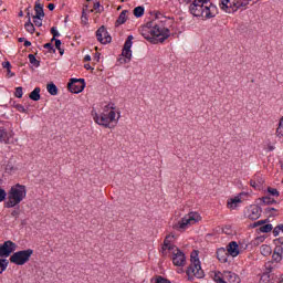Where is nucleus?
Returning a JSON list of instances; mask_svg holds the SVG:
<instances>
[{
  "mask_svg": "<svg viewBox=\"0 0 283 283\" xmlns=\"http://www.w3.org/2000/svg\"><path fill=\"white\" fill-rule=\"evenodd\" d=\"M94 123L102 127H112V124H117L120 120V112L114 104L105 105L102 111H92Z\"/></svg>",
  "mask_w": 283,
  "mask_h": 283,
  "instance_id": "obj_1",
  "label": "nucleus"
},
{
  "mask_svg": "<svg viewBox=\"0 0 283 283\" xmlns=\"http://www.w3.org/2000/svg\"><path fill=\"white\" fill-rule=\"evenodd\" d=\"M192 17L209 20L218 15V7L211 0H193L189 6Z\"/></svg>",
  "mask_w": 283,
  "mask_h": 283,
  "instance_id": "obj_2",
  "label": "nucleus"
},
{
  "mask_svg": "<svg viewBox=\"0 0 283 283\" xmlns=\"http://www.w3.org/2000/svg\"><path fill=\"white\" fill-rule=\"evenodd\" d=\"M175 240L176 237L174 234H168L164 241L161 253L163 255H171L175 266H182L187 262V258L185 256V252L174 245Z\"/></svg>",
  "mask_w": 283,
  "mask_h": 283,
  "instance_id": "obj_3",
  "label": "nucleus"
},
{
  "mask_svg": "<svg viewBox=\"0 0 283 283\" xmlns=\"http://www.w3.org/2000/svg\"><path fill=\"white\" fill-rule=\"evenodd\" d=\"M25 196H28V189L25 186L17 184L11 187L8 192V201L6 202L7 209H12V207H17L20 202L25 200Z\"/></svg>",
  "mask_w": 283,
  "mask_h": 283,
  "instance_id": "obj_4",
  "label": "nucleus"
},
{
  "mask_svg": "<svg viewBox=\"0 0 283 283\" xmlns=\"http://www.w3.org/2000/svg\"><path fill=\"white\" fill-rule=\"evenodd\" d=\"M190 266L187 270V275L190 280L197 277L198 280L205 277V271H202V265H200V259L198 258V251H193L190 254Z\"/></svg>",
  "mask_w": 283,
  "mask_h": 283,
  "instance_id": "obj_5",
  "label": "nucleus"
},
{
  "mask_svg": "<svg viewBox=\"0 0 283 283\" xmlns=\"http://www.w3.org/2000/svg\"><path fill=\"white\" fill-rule=\"evenodd\" d=\"M34 250L32 249L21 250L14 252L9 260L11 264H15L17 266H23V264H28V262H30V258H32Z\"/></svg>",
  "mask_w": 283,
  "mask_h": 283,
  "instance_id": "obj_6",
  "label": "nucleus"
},
{
  "mask_svg": "<svg viewBox=\"0 0 283 283\" xmlns=\"http://www.w3.org/2000/svg\"><path fill=\"white\" fill-rule=\"evenodd\" d=\"M247 6V1L243 0H220L219 8L222 12H227L228 14H233V12H238L240 8H244Z\"/></svg>",
  "mask_w": 283,
  "mask_h": 283,
  "instance_id": "obj_7",
  "label": "nucleus"
},
{
  "mask_svg": "<svg viewBox=\"0 0 283 283\" xmlns=\"http://www.w3.org/2000/svg\"><path fill=\"white\" fill-rule=\"evenodd\" d=\"M202 220V217H200V213L198 212H190L186 214L176 226L177 229L180 231H185L189 229V227H192V224H197V222H200Z\"/></svg>",
  "mask_w": 283,
  "mask_h": 283,
  "instance_id": "obj_8",
  "label": "nucleus"
},
{
  "mask_svg": "<svg viewBox=\"0 0 283 283\" xmlns=\"http://www.w3.org/2000/svg\"><path fill=\"white\" fill-rule=\"evenodd\" d=\"M213 280L217 283H240V276L231 271L223 273L217 272L214 273Z\"/></svg>",
  "mask_w": 283,
  "mask_h": 283,
  "instance_id": "obj_9",
  "label": "nucleus"
},
{
  "mask_svg": "<svg viewBox=\"0 0 283 283\" xmlns=\"http://www.w3.org/2000/svg\"><path fill=\"white\" fill-rule=\"evenodd\" d=\"M134 35H129L126 40V42L124 43V48L122 51V56L119 59L120 63H129V61H132V46L134 45Z\"/></svg>",
  "mask_w": 283,
  "mask_h": 283,
  "instance_id": "obj_10",
  "label": "nucleus"
},
{
  "mask_svg": "<svg viewBox=\"0 0 283 283\" xmlns=\"http://www.w3.org/2000/svg\"><path fill=\"white\" fill-rule=\"evenodd\" d=\"M150 34L154 39H158V41H165L166 39H169V29L160 27L158 24H155L150 29Z\"/></svg>",
  "mask_w": 283,
  "mask_h": 283,
  "instance_id": "obj_11",
  "label": "nucleus"
},
{
  "mask_svg": "<svg viewBox=\"0 0 283 283\" xmlns=\"http://www.w3.org/2000/svg\"><path fill=\"white\" fill-rule=\"evenodd\" d=\"M247 198H249V193L247 192H240L239 195L229 198L227 201L228 209H238V207H240V205H242Z\"/></svg>",
  "mask_w": 283,
  "mask_h": 283,
  "instance_id": "obj_12",
  "label": "nucleus"
},
{
  "mask_svg": "<svg viewBox=\"0 0 283 283\" xmlns=\"http://www.w3.org/2000/svg\"><path fill=\"white\" fill-rule=\"evenodd\" d=\"M69 91L72 94H81L85 90V80L83 78H71L67 84Z\"/></svg>",
  "mask_w": 283,
  "mask_h": 283,
  "instance_id": "obj_13",
  "label": "nucleus"
},
{
  "mask_svg": "<svg viewBox=\"0 0 283 283\" xmlns=\"http://www.w3.org/2000/svg\"><path fill=\"white\" fill-rule=\"evenodd\" d=\"M14 251H17V243L12 241H6L3 244H0V258H10Z\"/></svg>",
  "mask_w": 283,
  "mask_h": 283,
  "instance_id": "obj_14",
  "label": "nucleus"
},
{
  "mask_svg": "<svg viewBox=\"0 0 283 283\" xmlns=\"http://www.w3.org/2000/svg\"><path fill=\"white\" fill-rule=\"evenodd\" d=\"M96 36L97 41H99V43H103L104 45H106V43H112V36L109 35L105 27H101L96 31Z\"/></svg>",
  "mask_w": 283,
  "mask_h": 283,
  "instance_id": "obj_15",
  "label": "nucleus"
},
{
  "mask_svg": "<svg viewBox=\"0 0 283 283\" xmlns=\"http://www.w3.org/2000/svg\"><path fill=\"white\" fill-rule=\"evenodd\" d=\"M249 220H258L262 216V209L258 206H250L245 211Z\"/></svg>",
  "mask_w": 283,
  "mask_h": 283,
  "instance_id": "obj_16",
  "label": "nucleus"
},
{
  "mask_svg": "<svg viewBox=\"0 0 283 283\" xmlns=\"http://www.w3.org/2000/svg\"><path fill=\"white\" fill-rule=\"evenodd\" d=\"M227 251L231 258H238L240 255V245L238 242L232 241L227 245Z\"/></svg>",
  "mask_w": 283,
  "mask_h": 283,
  "instance_id": "obj_17",
  "label": "nucleus"
},
{
  "mask_svg": "<svg viewBox=\"0 0 283 283\" xmlns=\"http://www.w3.org/2000/svg\"><path fill=\"white\" fill-rule=\"evenodd\" d=\"M229 251L224 248H219L217 250V258L219 262H222V264H226V262H229Z\"/></svg>",
  "mask_w": 283,
  "mask_h": 283,
  "instance_id": "obj_18",
  "label": "nucleus"
},
{
  "mask_svg": "<svg viewBox=\"0 0 283 283\" xmlns=\"http://www.w3.org/2000/svg\"><path fill=\"white\" fill-rule=\"evenodd\" d=\"M282 253H283V248L282 245H276L274 249V252L272 254V259L274 262H282Z\"/></svg>",
  "mask_w": 283,
  "mask_h": 283,
  "instance_id": "obj_19",
  "label": "nucleus"
},
{
  "mask_svg": "<svg viewBox=\"0 0 283 283\" xmlns=\"http://www.w3.org/2000/svg\"><path fill=\"white\" fill-rule=\"evenodd\" d=\"M34 10H35V17H40L42 19L45 17V12L43 11V4H41L39 0L35 1Z\"/></svg>",
  "mask_w": 283,
  "mask_h": 283,
  "instance_id": "obj_20",
  "label": "nucleus"
},
{
  "mask_svg": "<svg viewBox=\"0 0 283 283\" xmlns=\"http://www.w3.org/2000/svg\"><path fill=\"white\" fill-rule=\"evenodd\" d=\"M127 14H129L128 10H123L116 20V25H123L127 21Z\"/></svg>",
  "mask_w": 283,
  "mask_h": 283,
  "instance_id": "obj_21",
  "label": "nucleus"
},
{
  "mask_svg": "<svg viewBox=\"0 0 283 283\" xmlns=\"http://www.w3.org/2000/svg\"><path fill=\"white\" fill-rule=\"evenodd\" d=\"M31 101H41V88L35 87L29 95Z\"/></svg>",
  "mask_w": 283,
  "mask_h": 283,
  "instance_id": "obj_22",
  "label": "nucleus"
},
{
  "mask_svg": "<svg viewBox=\"0 0 283 283\" xmlns=\"http://www.w3.org/2000/svg\"><path fill=\"white\" fill-rule=\"evenodd\" d=\"M28 17L29 20L28 22H25L24 24V29L27 30V32H29V34H34V24L32 23V20L30 19V12H28Z\"/></svg>",
  "mask_w": 283,
  "mask_h": 283,
  "instance_id": "obj_23",
  "label": "nucleus"
},
{
  "mask_svg": "<svg viewBox=\"0 0 283 283\" xmlns=\"http://www.w3.org/2000/svg\"><path fill=\"white\" fill-rule=\"evenodd\" d=\"M46 90L51 96H56V94H59V88L54 83L48 84Z\"/></svg>",
  "mask_w": 283,
  "mask_h": 283,
  "instance_id": "obj_24",
  "label": "nucleus"
},
{
  "mask_svg": "<svg viewBox=\"0 0 283 283\" xmlns=\"http://www.w3.org/2000/svg\"><path fill=\"white\" fill-rule=\"evenodd\" d=\"M260 251H261V253H262L264 256L271 255V253H273V250H272L271 247L268 245V244L261 245Z\"/></svg>",
  "mask_w": 283,
  "mask_h": 283,
  "instance_id": "obj_25",
  "label": "nucleus"
},
{
  "mask_svg": "<svg viewBox=\"0 0 283 283\" xmlns=\"http://www.w3.org/2000/svg\"><path fill=\"white\" fill-rule=\"evenodd\" d=\"M29 61L33 67H39L41 65V62L36 60V56H34V54H29Z\"/></svg>",
  "mask_w": 283,
  "mask_h": 283,
  "instance_id": "obj_26",
  "label": "nucleus"
},
{
  "mask_svg": "<svg viewBox=\"0 0 283 283\" xmlns=\"http://www.w3.org/2000/svg\"><path fill=\"white\" fill-rule=\"evenodd\" d=\"M143 14H145V8L143 7H136L134 9V15L137 18V19H140V17H143Z\"/></svg>",
  "mask_w": 283,
  "mask_h": 283,
  "instance_id": "obj_27",
  "label": "nucleus"
},
{
  "mask_svg": "<svg viewBox=\"0 0 283 283\" xmlns=\"http://www.w3.org/2000/svg\"><path fill=\"white\" fill-rule=\"evenodd\" d=\"M8 264H10V262L7 259H0V275L8 269Z\"/></svg>",
  "mask_w": 283,
  "mask_h": 283,
  "instance_id": "obj_28",
  "label": "nucleus"
},
{
  "mask_svg": "<svg viewBox=\"0 0 283 283\" xmlns=\"http://www.w3.org/2000/svg\"><path fill=\"white\" fill-rule=\"evenodd\" d=\"M260 231H261V233H271V231H273V224L268 223L265 226H262L260 228Z\"/></svg>",
  "mask_w": 283,
  "mask_h": 283,
  "instance_id": "obj_29",
  "label": "nucleus"
},
{
  "mask_svg": "<svg viewBox=\"0 0 283 283\" xmlns=\"http://www.w3.org/2000/svg\"><path fill=\"white\" fill-rule=\"evenodd\" d=\"M0 143H8V133L0 127Z\"/></svg>",
  "mask_w": 283,
  "mask_h": 283,
  "instance_id": "obj_30",
  "label": "nucleus"
},
{
  "mask_svg": "<svg viewBox=\"0 0 283 283\" xmlns=\"http://www.w3.org/2000/svg\"><path fill=\"white\" fill-rule=\"evenodd\" d=\"M33 23L38 28H41V25H43V18L33 15Z\"/></svg>",
  "mask_w": 283,
  "mask_h": 283,
  "instance_id": "obj_31",
  "label": "nucleus"
},
{
  "mask_svg": "<svg viewBox=\"0 0 283 283\" xmlns=\"http://www.w3.org/2000/svg\"><path fill=\"white\" fill-rule=\"evenodd\" d=\"M51 34L53 35L51 41H56V36H61V33H59V30L56 29V27L51 28Z\"/></svg>",
  "mask_w": 283,
  "mask_h": 283,
  "instance_id": "obj_32",
  "label": "nucleus"
},
{
  "mask_svg": "<svg viewBox=\"0 0 283 283\" xmlns=\"http://www.w3.org/2000/svg\"><path fill=\"white\" fill-rule=\"evenodd\" d=\"M14 108L17 109V112H20L21 114H28V109L25 108L24 105L17 104V105L14 106Z\"/></svg>",
  "mask_w": 283,
  "mask_h": 283,
  "instance_id": "obj_33",
  "label": "nucleus"
},
{
  "mask_svg": "<svg viewBox=\"0 0 283 283\" xmlns=\"http://www.w3.org/2000/svg\"><path fill=\"white\" fill-rule=\"evenodd\" d=\"M14 96L17 98H23V87L19 86L15 88V93H14Z\"/></svg>",
  "mask_w": 283,
  "mask_h": 283,
  "instance_id": "obj_34",
  "label": "nucleus"
},
{
  "mask_svg": "<svg viewBox=\"0 0 283 283\" xmlns=\"http://www.w3.org/2000/svg\"><path fill=\"white\" fill-rule=\"evenodd\" d=\"M279 136L283 137V117L280 119L279 127L276 129Z\"/></svg>",
  "mask_w": 283,
  "mask_h": 283,
  "instance_id": "obj_35",
  "label": "nucleus"
},
{
  "mask_svg": "<svg viewBox=\"0 0 283 283\" xmlns=\"http://www.w3.org/2000/svg\"><path fill=\"white\" fill-rule=\"evenodd\" d=\"M251 187H253L254 189H260V187L262 186V181H255V180H251L250 181Z\"/></svg>",
  "mask_w": 283,
  "mask_h": 283,
  "instance_id": "obj_36",
  "label": "nucleus"
},
{
  "mask_svg": "<svg viewBox=\"0 0 283 283\" xmlns=\"http://www.w3.org/2000/svg\"><path fill=\"white\" fill-rule=\"evenodd\" d=\"M87 13H85V11L82 12V18H81V22L83 23V25H87Z\"/></svg>",
  "mask_w": 283,
  "mask_h": 283,
  "instance_id": "obj_37",
  "label": "nucleus"
},
{
  "mask_svg": "<svg viewBox=\"0 0 283 283\" xmlns=\"http://www.w3.org/2000/svg\"><path fill=\"white\" fill-rule=\"evenodd\" d=\"M268 191L271 196H280V191H277L275 188H268Z\"/></svg>",
  "mask_w": 283,
  "mask_h": 283,
  "instance_id": "obj_38",
  "label": "nucleus"
},
{
  "mask_svg": "<svg viewBox=\"0 0 283 283\" xmlns=\"http://www.w3.org/2000/svg\"><path fill=\"white\" fill-rule=\"evenodd\" d=\"M55 41V48L59 50L60 54L63 55V50H61V40H53Z\"/></svg>",
  "mask_w": 283,
  "mask_h": 283,
  "instance_id": "obj_39",
  "label": "nucleus"
},
{
  "mask_svg": "<svg viewBox=\"0 0 283 283\" xmlns=\"http://www.w3.org/2000/svg\"><path fill=\"white\" fill-rule=\"evenodd\" d=\"M6 196H8V193H6V190L0 188V202H3V200H6Z\"/></svg>",
  "mask_w": 283,
  "mask_h": 283,
  "instance_id": "obj_40",
  "label": "nucleus"
},
{
  "mask_svg": "<svg viewBox=\"0 0 283 283\" xmlns=\"http://www.w3.org/2000/svg\"><path fill=\"white\" fill-rule=\"evenodd\" d=\"M156 283H171L169 280L164 279L163 276H158Z\"/></svg>",
  "mask_w": 283,
  "mask_h": 283,
  "instance_id": "obj_41",
  "label": "nucleus"
},
{
  "mask_svg": "<svg viewBox=\"0 0 283 283\" xmlns=\"http://www.w3.org/2000/svg\"><path fill=\"white\" fill-rule=\"evenodd\" d=\"M273 235H274V238H277V235H280V227L277 226V227H275L274 229H273Z\"/></svg>",
  "mask_w": 283,
  "mask_h": 283,
  "instance_id": "obj_42",
  "label": "nucleus"
},
{
  "mask_svg": "<svg viewBox=\"0 0 283 283\" xmlns=\"http://www.w3.org/2000/svg\"><path fill=\"white\" fill-rule=\"evenodd\" d=\"M44 49L52 51V50H54V46L52 45V43H46V44H44Z\"/></svg>",
  "mask_w": 283,
  "mask_h": 283,
  "instance_id": "obj_43",
  "label": "nucleus"
},
{
  "mask_svg": "<svg viewBox=\"0 0 283 283\" xmlns=\"http://www.w3.org/2000/svg\"><path fill=\"white\" fill-rule=\"evenodd\" d=\"M2 67H4V70H10V67H12V65L10 64V62H3Z\"/></svg>",
  "mask_w": 283,
  "mask_h": 283,
  "instance_id": "obj_44",
  "label": "nucleus"
},
{
  "mask_svg": "<svg viewBox=\"0 0 283 283\" xmlns=\"http://www.w3.org/2000/svg\"><path fill=\"white\" fill-rule=\"evenodd\" d=\"M30 45H32V42L25 40V41H24V48H30Z\"/></svg>",
  "mask_w": 283,
  "mask_h": 283,
  "instance_id": "obj_45",
  "label": "nucleus"
},
{
  "mask_svg": "<svg viewBox=\"0 0 283 283\" xmlns=\"http://www.w3.org/2000/svg\"><path fill=\"white\" fill-rule=\"evenodd\" d=\"M54 8H56V6H54V3H50V4L48 6V9L51 10V11L54 10Z\"/></svg>",
  "mask_w": 283,
  "mask_h": 283,
  "instance_id": "obj_46",
  "label": "nucleus"
},
{
  "mask_svg": "<svg viewBox=\"0 0 283 283\" xmlns=\"http://www.w3.org/2000/svg\"><path fill=\"white\" fill-rule=\"evenodd\" d=\"M179 3H191V0H178Z\"/></svg>",
  "mask_w": 283,
  "mask_h": 283,
  "instance_id": "obj_47",
  "label": "nucleus"
},
{
  "mask_svg": "<svg viewBox=\"0 0 283 283\" xmlns=\"http://www.w3.org/2000/svg\"><path fill=\"white\" fill-rule=\"evenodd\" d=\"M84 61H92V56L91 55H85Z\"/></svg>",
  "mask_w": 283,
  "mask_h": 283,
  "instance_id": "obj_48",
  "label": "nucleus"
},
{
  "mask_svg": "<svg viewBox=\"0 0 283 283\" xmlns=\"http://www.w3.org/2000/svg\"><path fill=\"white\" fill-rule=\"evenodd\" d=\"M25 41V38H19V43H23Z\"/></svg>",
  "mask_w": 283,
  "mask_h": 283,
  "instance_id": "obj_49",
  "label": "nucleus"
},
{
  "mask_svg": "<svg viewBox=\"0 0 283 283\" xmlns=\"http://www.w3.org/2000/svg\"><path fill=\"white\" fill-rule=\"evenodd\" d=\"M264 224V221H258L256 226Z\"/></svg>",
  "mask_w": 283,
  "mask_h": 283,
  "instance_id": "obj_50",
  "label": "nucleus"
},
{
  "mask_svg": "<svg viewBox=\"0 0 283 283\" xmlns=\"http://www.w3.org/2000/svg\"><path fill=\"white\" fill-rule=\"evenodd\" d=\"M12 216H19V212L18 211H13Z\"/></svg>",
  "mask_w": 283,
  "mask_h": 283,
  "instance_id": "obj_51",
  "label": "nucleus"
},
{
  "mask_svg": "<svg viewBox=\"0 0 283 283\" xmlns=\"http://www.w3.org/2000/svg\"><path fill=\"white\" fill-rule=\"evenodd\" d=\"M19 17H23V11H20V12H19Z\"/></svg>",
  "mask_w": 283,
  "mask_h": 283,
  "instance_id": "obj_52",
  "label": "nucleus"
},
{
  "mask_svg": "<svg viewBox=\"0 0 283 283\" xmlns=\"http://www.w3.org/2000/svg\"><path fill=\"white\" fill-rule=\"evenodd\" d=\"M3 6V0H0V7Z\"/></svg>",
  "mask_w": 283,
  "mask_h": 283,
  "instance_id": "obj_53",
  "label": "nucleus"
},
{
  "mask_svg": "<svg viewBox=\"0 0 283 283\" xmlns=\"http://www.w3.org/2000/svg\"><path fill=\"white\" fill-rule=\"evenodd\" d=\"M270 151H273V147H272V148H270Z\"/></svg>",
  "mask_w": 283,
  "mask_h": 283,
  "instance_id": "obj_54",
  "label": "nucleus"
},
{
  "mask_svg": "<svg viewBox=\"0 0 283 283\" xmlns=\"http://www.w3.org/2000/svg\"><path fill=\"white\" fill-rule=\"evenodd\" d=\"M117 10H120V7H118V9Z\"/></svg>",
  "mask_w": 283,
  "mask_h": 283,
  "instance_id": "obj_55",
  "label": "nucleus"
},
{
  "mask_svg": "<svg viewBox=\"0 0 283 283\" xmlns=\"http://www.w3.org/2000/svg\"><path fill=\"white\" fill-rule=\"evenodd\" d=\"M145 39H149L148 36H145Z\"/></svg>",
  "mask_w": 283,
  "mask_h": 283,
  "instance_id": "obj_56",
  "label": "nucleus"
},
{
  "mask_svg": "<svg viewBox=\"0 0 283 283\" xmlns=\"http://www.w3.org/2000/svg\"><path fill=\"white\" fill-rule=\"evenodd\" d=\"M242 1H247V0H242Z\"/></svg>",
  "mask_w": 283,
  "mask_h": 283,
  "instance_id": "obj_57",
  "label": "nucleus"
}]
</instances>
